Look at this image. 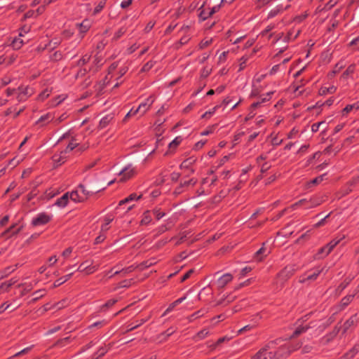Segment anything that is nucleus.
<instances>
[{
	"instance_id": "393cba45",
	"label": "nucleus",
	"mask_w": 359,
	"mask_h": 359,
	"mask_svg": "<svg viewBox=\"0 0 359 359\" xmlns=\"http://www.w3.org/2000/svg\"><path fill=\"white\" fill-rule=\"evenodd\" d=\"M355 323V318L354 316H351L347 320L344 322L342 325L343 333L346 332L351 327L354 326Z\"/></svg>"
},
{
	"instance_id": "338daca9",
	"label": "nucleus",
	"mask_w": 359,
	"mask_h": 359,
	"mask_svg": "<svg viewBox=\"0 0 359 359\" xmlns=\"http://www.w3.org/2000/svg\"><path fill=\"white\" fill-rule=\"evenodd\" d=\"M209 57L210 54L203 53L201 57L198 58V61L199 63L203 64L209 58Z\"/></svg>"
},
{
	"instance_id": "c03bdc74",
	"label": "nucleus",
	"mask_w": 359,
	"mask_h": 359,
	"mask_svg": "<svg viewBox=\"0 0 359 359\" xmlns=\"http://www.w3.org/2000/svg\"><path fill=\"white\" fill-rule=\"evenodd\" d=\"M195 161H196L195 158H194V157L189 158L184 160L182 163L181 167L187 168V167L189 166L190 165L193 164Z\"/></svg>"
},
{
	"instance_id": "c756f323",
	"label": "nucleus",
	"mask_w": 359,
	"mask_h": 359,
	"mask_svg": "<svg viewBox=\"0 0 359 359\" xmlns=\"http://www.w3.org/2000/svg\"><path fill=\"white\" fill-rule=\"evenodd\" d=\"M330 252H331L328 251V248H327V246L325 245L323 248H321L320 249H319V250L316 255V257L318 259L325 257L327 256Z\"/></svg>"
},
{
	"instance_id": "603ef678",
	"label": "nucleus",
	"mask_w": 359,
	"mask_h": 359,
	"mask_svg": "<svg viewBox=\"0 0 359 359\" xmlns=\"http://www.w3.org/2000/svg\"><path fill=\"white\" fill-rule=\"evenodd\" d=\"M90 60V56L88 55H85L82 57V58H81L79 62H78V65L79 66H83L85 64H86L87 62H88Z\"/></svg>"
},
{
	"instance_id": "1a4fd4ad",
	"label": "nucleus",
	"mask_w": 359,
	"mask_h": 359,
	"mask_svg": "<svg viewBox=\"0 0 359 359\" xmlns=\"http://www.w3.org/2000/svg\"><path fill=\"white\" fill-rule=\"evenodd\" d=\"M32 94V90L27 86L18 88L17 100L19 102H25Z\"/></svg>"
},
{
	"instance_id": "9d476101",
	"label": "nucleus",
	"mask_w": 359,
	"mask_h": 359,
	"mask_svg": "<svg viewBox=\"0 0 359 359\" xmlns=\"http://www.w3.org/2000/svg\"><path fill=\"white\" fill-rule=\"evenodd\" d=\"M67 153L63 150L58 154L53 156L52 159L55 166H59L64 163L67 159Z\"/></svg>"
},
{
	"instance_id": "f03ea898",
	"label": "nucleus",
	"mask_w": 359,
	"mask_h": 359,
	"mask_svg": "<svg viewBox=\"0 0 359 359\" xmlns=\"http://www.w3.org/2000/svg\"><path fill=\"white\" fill-rule=\"evenodd\" d=\"M297 271V267L294 264L286 266L277 274L274 284L277 287H282L284 283L290 278Z\"/></svg>"
},
{
	"instance_id": "8fccbe9b",
	"label": "nucleus",
	"mask_w": 359,
	"mask_h": 359,
	"mask_svg": "<svg viewBox=\"0 0 359 359\" xmlns=\"http://www.w3.org/2000/svg\"><path fill=\"white\" fill-rule=\"evenodd\" d=\"M67 118V115L64 113L62 115H60L57 118H54L53 123L55 125H58L63 121H65Z\"/></svg>"
},
{
	"instance_id": "f704fd0d",
	"label": "nucleus",
	"mask_w": 359,
	"mask_h": 359,
	"mask_svg": "<svg viewBox=\"0 0 359 359\" xmlns=\"http://www.w3.org/2000/svg\"><path fill=\"white\" fill-rule=\"evenodd\" d=\"M337 90V88L334 86H332L329 88L323 87L320 90L321 95H325L326 93H334Z\"/></svg>"
},
{
	"instance_id": "bf43d9fd",
	"label": "nucleus",
	"mask_w": 359,
	"mask_h": 359,
	"mask_svg": "<svg viewBox=\"0 0 359 359\" xmlns=\"http://www.w3.org/2000/svg\"><path fill=\"white\" fill-rule=\"evenodd\" d=\"M208 334V331L206 329L202 330L198 332L196 334V337L199 339H204Z\"/></svg>"
},
{
	"instance_id": "b1692460",
	"label": "nucleus",
	"mask_w": 359,
	"mask_h": 359,
	"mask_svg": "<svg viewBox=\"0 0 359 359\" xmlns=\"http://www.w3.org/2000/svg\"><path fill=\"white\" fill-rule=\"evenodd\" d=\"M344 238L345 236L342 235L332 239L329 243L326 245L327 248H328V251L332 252L335 246H337V245H338Z\"/></svg>"
},
{
	"instance_id": "49530a36",
	"label": "nucleus",
	"mask_w": 359,
	"mask_h": 359,
	"mask_svg": "<svg viewBox=\"0 0 359 359\" xmlns=\"http://www.w3.org/2000/svg\"><path fill=\"white\" fill-rule=\"evenodd\" d=\"M219 107L218 105L214 107L212 109H210V111H205L203 115H202V118H210L212 114H215L216 109Z\"/></svg>"
},
{
	"instance_id": "a19ab883",
	"label": "nucleus",
	"mask_w": 359,
	"mask_h": 359,
	"mask_svg": "<svg viewBox=\"0 0 359 359\" xmlns=\"http://www.w3.org/2000/svg\"><path fill=\"white\" fill-rule=\"evenodd\" d=\"M181 142L182 138L180 137H177L169 144V147L170 149L175 148L181 143Z\"/></svg>"
},
{
	"instance_id": "37998d69",
	"label": "nucleus",
	"mask_w": 359,
	"mask_h": 359,
	"mask_svg": "<svg viewBox=\"0 0 359 359\" xmlns=\"http://www.w3.org/2000/svg\"><path fill=\"white\" fill-rule=\"evenodd\" d=\"M62 57V55L60 51H55L50 55V59L53 61L60 60Z\"/></svg>"
},
{
	"instance_id": "052dcab7",
	"label": "nucleus",
	"mask_w": 359,
	"mask_h": 359,
	"mask_svg": "<svg viewBox=\"0 0 359 359\" xmlns=\"http://www.w3.org/2000/svg\"><path fill=\"white\" fill-rule=\"evenodd\" d=\"M324 176H325V175H320V176L314 178L313 180H312L310 182V184H318L320 183L323 180Z\"/></svg>"
},
{
	"instance_id": "0eeeda50",
	"label": "nucleus",
	"mask_w": 359,
	"mask_h": 359,
	"mask_svg": "<svg viewBox=\"0 0 359 359\" xmlns=\"http://www.w3.org/2000/svg\"><path fill=\"white\" fill-rule=\"evenodd\" d=\"M154 102V98L152 96L148 97L144 102L140 104L137 109H135L137 114H140V116L145 114L146 112L149 110Z\"/></svg>"
},
{
	"instance_id": "e433bc0d",
	"label": "nucleus",
	"mask_w": 359,
	"mask_h": 359,
	"mask_svg": "<svg viewBox=\"0 0 359 359\" xmlns=\"http://www.w3.org/2000/svg\"><path fill=\"white\" fill-rule=\"evenodd\" d=\"M212 72V68L208 66L204 67L201 72V77L206 78L208 77Z\"/></svg>"
},
{
	"instance_id": "2f4dec72",
	"label": "nucleus",
	"mask_w": 359,
	"mask_h": 359,
	"mask_svg": "<svg viewBox=\"0 0 359 359\" xmlns=\"http://www.w3.org/2000/svg\"><path fill=\"white\" fill-rule=\"evenodd\" d=\"M355 70V65L352 64L349 65L346 71L343 73L342 76L345 79L348 78L350 75H352Z\"/></svg>"
},
{
	"instance_id": "3c124183",
	"label": "nucleus",
	"mask_w": 359,
	"mask_h": 359,
	"mask_svg": "<svg viewBox=\"0 0 359 359\" xmlns=\"http://www.w3.org/2000/svg\"><path fill=\"white\" fill-rule=\"evenodd\" d=\"M330 213L325 216L323 219H321L318 222L316 223L313 225V228H318L321 226L325 225L326 219L330 217Z\"/></svg>"
},
{
	"instance_id": "5701e85b",
	"label": "nucleus",
	"mask_w": 359,
	"mask_h": 359,
	"mask_svg": "<svg viewBox=\"0 0 359 359\" xmlns=\"http://www.w3.org/2000/svg\"><path fill=\"white\" fill-rule=\"evenodd\" d=\"M80 37L82 39L84 34L88 31L90 28V23L88 20H83L81 23L78 25Z\"/></svg>"
},
{
	"instance_id": "864d4df0",
	"label": "nucleus",
	"mask_w": 359,
	"mask_h": 359,
	"mask_svg": "<svg viewBox=\"0 0 359 359\" xmlns=\"http://www.w3.org/2000/svg\"><path fill=\"white\" fill-rule=\"evenodd\" d=\"M67 96L65 95H60L58 97H57L54 101V103H53V105L57 106L60 104L62 102H63L66 99Z\"/></svg>"
},
{
	"instance_id": "39448f33",
	"label": "nucleus",
	"mask_w": 359,
	"mask_h": 359,
	"mask_svg": "<svg viewBox=\"0 0 359 359\" xmlns=\"http://www.w3.org/2000/svg\"><path fill=\"white\" fill-rule=\"evenodd\" d=\"M53 215L46 212H40L37 214L32 220V225L34 226H40L48 224L51 221Z\"/></svg>"
},
{
	"instance_id": "c9c22d12",
	"label": "nucleus",
	"mask_w": 359,
	"mask_h": 359,
	"mask_svg": "<svg viewBox=\"0 0 359 359\" xmlns=\"http://www.w3.org/2000/svg\"><path fill=\"white\" fill-rule=\"evenodd\" d=\"M212 42V39H203L198 44V49L202 50L209 46Z\"/></svg>"
},
{
	"instance_id": "13d9d810",
	"label": "nucleus",
	"mask_w": 359,
	"mask_h": 359,
	"mask_svg": "<svg viewBox=\"0 0 359 359\" xmlns=\"http://www.w3.org/2000/svg\"><path fill=\"white\" fill-rule=\"evenodd\" d=\"M241 62H240V65H239V69L238 71H242L244 69V68L245 67V65H246V62L248 61V57L243 56L241 58Z\"/></svg>"
},
{
	"instance_id": "20e7f679",
	"label": "nucleus",
	"mask_w": 359,
	"mask_h": 359,
	"mask_svg": "<svg viewBox=\"0 0 359 359\" xmlns=\"http://www.w3.org/2000/svg\"><path fill=\"white\" fill-rule=\"evenodd\" d=\"M307 320V316H305L303 318L299 319L296 324L297 327L295 328L292 337H298L302 333L306 332L309 328L313 327L314 325H311V323H305Z\"/></svg>"
},
{
	"instance_id": "58836bf2",
	"label": "nucleus",
	"mask_w": 359,
	"mask_h": 359,
	"mask_svg": "<svg viewBox=\"0 0 359 359\" xmlns=\"http://www.w3.org/2000/svg\"><path fill=\"white\" fill-rule=\"evenodd\" d=\"M356 294H349V295H347L345 297H344L342 299H341V304L344 305V306H347L349 304V303L353 299L355 295Z\"/></svg>"
},
{
	"instance_id": "4c0bfd02",
	"label": "nucleus",
	"mask_w": 359,
	"mask_h": 359,
	"mask_svg": "<svg viewBox=\"0 0 359 359\" xmlns=\"http://www.w3.org/2000/svg\"><path fill=\"white\" fill-rule=\"evenodd\" d=\"M45 290H39L33 293L34 295H36L34 298L32 299V302H35L39 300L40 298L43 297L45 295Z\"/></svg>"
},
{
	"instance_id": "f8f14e48",
	"label": "nucleus",
	"mask_w": 359,
	"mask_h": 359,
	"mask_svg": "<svg viewBox=\"0 0 359 359\" xmlns=\"http://www.w3.org/2000/svg\"><path fill=\"white\" fill-rule=\"evenodd\" d=\"M69 198L70 200L74 203H82L86 201V196L81 195L80 191H79L78 187H76L75 190L69 192Z\"/></svg>"
},
{
	"instance_id": "423d86ee",
	"label": "nucleus",
	"mask_w": 359,
	"mask_h": 359,
	"mask_svg": "<svg viewBox=\"0 0 359 359\" xmlns=\"http://www.w3.org/2000/svg\"><path fill=\"white\" fill-rule=\"evenodd\" d=\"M137 174L136 168L133 166L132 164H129L124 167L118 173L121 176L119 180L120 182H126L132 177H133Z\"/></svg>"
},
{
	"instance_id": "a211bd4d",
	"label": "nucleus",
	"mask_w": 359,
	"mask_h": 359,
	"mask_svg": "<svg viewBox=\"0 0 359 359\" xmlns=\"http://www.w3.org/2000/svg\"><path fill=\"white\" fill-rule=\"evenodd\" d=\"M113 118L114 116L112 114H107L104 116L100 121L98 128L100 130L105 128L110 123Z\"/></svg>"
},
{
	"instance_id": "774afa93",
	"label": "nucleus",
	"mask_w": 359,
	"mask_h": 359,
	"mask_svg": "<svg viewBox=\"0 0 359 359\" xmlns=\"http://www.w3.org/2000/svg\"><path fill=\"white\" fill-rule=\"evenodd\" d=\"M18 93V88H8L6 90V94L8 97L9 96H11L14 94H17Z\"/></svg>"
},
{
	"instance_id": "09e8293b",
	"label": "nucleus",
	"mask_w": 359,
	"mask_h": 359,
	"mask_svg": "<svg viewBox=\"0 0 359 359\" xmlns=\"http://www.w3.org/2000/svg\"><path fill=\"white\" fill-rule=\"evenodd\" d=\"M355 50H359V36L353 39L349 43Z\"/></svg>"
},
{
	"instance_id": "2eb2a0df",
	"label": "nucleus",
	"mask_w": 359,
	"mask_h": 359,
	"mask_svg": "<svg viewBox=\"0 0 359 359\" xmlns=\"http://www.w3.org/2000/svg\"><path fill=\"white\" fill-rule=\"evenodd\" d=\"M69 200V192H66L56 200L55 205L63 208L67 206Z\"/></svg>"
},
{
	"instance_id": "ddd939ff",
	"label": "nucleus",
	"mask_w": 359,
	"mask_h": 359,
	"mask_svg": "<svg viewBox=\"0 0 359 359\" xmlns=\"http://www.w3.org/2000/svg\"><path fill=\"white\" fill-rule=\"evenodd\" d=\"M321 273V270L316 269L313 271V273L308 275H304L299 278V282L302 283H304L306 281H313L317 278L319 274Z\"/></svg>"
},
{
	"instance_id": "9b49d317",
	"label": "nucleus",
	"mask_w": 359,
	"mask_h": 359,
	"mask_svg": "<svg viewBox=\"0 0 359 359\" xmlns=\"http://www.w3.org/2000/svg\"><path fill=\"white\" fill-rule=\"evenodd\" d=\"M54 121V114L53 113L48 112L43 116H41L36 121V125H39L41 127L46 126L50 122H53Z\"/></svg>"
},
{
	"instance_id": "6ab92c4d",
	"label": "nucleus",
	"mask_w": 359,
	"mask_h": 359,
	"mask_svg": "<svg viewBox=\"0 0 359 359\" xmlns=\"http://www.w3.org/2000/svg\"><path fill=\"white\" fill-rule=\"evenodd\" d=\"M198 18L201 20H205L208 18L211 17V14L209 13L208 7L205 5H202L198 9Z\"/></svg>"
},
{
	"instance_id": "4468645a",
	"label": "nucleus",
	"mask_w": 359,
	"mask_h": 359,
	"mask_svg": "<svg viewBox=\"0 0 359 359\" xmlns=\"http://www.w3.org/2000/svg\"><path fill=\"white\" fill-rule=\"evenodd\" d=\"M233 280V276L231 273H225L219 277L217 281L219 287H224Z\"/></svg>"
},
{
	"instance_id": "6e6552de",
	"label": "nucleus",
	"mask_w": 359,
	"mask_h": 359,
	"mask_svg": "<svg viewBox=\"0 0 359 359\" xmlns=\"http://www.w3.org/2000/svg\"><path fill=\"white\" fill-rule=\"evenodd\" d=\"M99 268V265H93L92 262L88 261L82 262L77 269V271L83 272L86 275H90L95 272Z\"/></svg>"
},
{
	"instance_id": "dca6fc26",
	"label": "nucleus",
	"mask_w": 359,
	"mask_h": 359,
	"mask_svg": "<svg viewBox=\"0 0 359 359\" xmlns=\"http://www.w3.org/2000/svg\"><path fill=\"white\" fill-rule=\"evenodd\" d=\"M359 110V101L351 104H347L342 110V116H347L351 112H355Z\"/></svg>"
},
{
	"instance_id": "473e14b6",
	"label": "nucleus",
	"mask_w": 359,
	"mask_h": 359,
	"mask_svg": "<svg viewBox=\"0 0 359 359\" xmlns=\"http://www.w3.org/2000/svg\"><path fill=\"white\" fill-rule=\"evenodd\" d=\"M109 349V347H107V346L100 347L97 352L95 353L97 355L96 357H93L92 359H98L100 357L103 356Z\"/></svg>"
},
{
	"instance_id": "f3484780",
	"label": "nucleus",
	"mask_w": 359,
	"mask_h": 359,
	"mask_svg": "<svg viewBox=\"0 0 359 359\" xmlns=\"http://www.w3.org/2000/svg\"><path fill=\"white\" fill-rule=\"evenodd\" d=\"M288 6H289L284 8L282 5H278L277 6H276L269 11V13H268L267 18L269 19L276 17V15L282 13L284 10L287 9Z\"/></svg>"
},
{
	"instance_id": "4d7b16f0",
	"label": "nucleus",
	"mask_w": 359,
	"mask_h": 359,
	"mask_svg": "<svg viewBox=\"0 0 359 359\" xmlns=\"http://www.w3.org/2000/svg\"><path fill=\"white\" fill-rule=\"evenodd\" d=\"M325 123V121H320V122H318V123H313L312 126H311V131L313 133H316L319 130V128L321 125L324 124Z\"/></svg>"
},
{
	"instance_id": "cd10ccee",
	"label": "nucleus",
	"mask_w": 359,
	"mask_h": 359,
	"mask_svg": "<svg viewBox=\"0 0 359 359\" xmlns=\"http://www.w3.org/2000/svg\"><path fill=\"white\" fill-rule=\"evenodd\" d=\"M197 182V180L191 178L189 180H185L181 182L180 184L184 188L185 190L188 189L190 187H194Z\"/></svg>"
},
{
	"instance_id": "ea45409f",
	"label": "nucleus",
	"mask_w": 359,
	"mask_h": 359,
	"mask_svg": "<svg viewBox=\"0 0 359 359\" xmlns=\"http://www.w3.org/2000/svg\"><path fill=\"white\" fill-rule=\"evenodd\" d=\"M204 314V312L202 310H200V311H198L195 313H194L192 315H191L189 317V320L190 322L193 321L194 319H196L198 318H200L201 316H203Z\"/></svg>"
},
{
	"instance_id": "0e129e2a",
	"label": "nucleus",
	"mask_w": 359,
	"mask_h": 359,
	"mask_svg": "<svg viewBox=\"0 0 359 359\" xmlns=\"http://www.w3.org/2000/svg\"><path fill=\"white\" fill-rule=\"evenodd\" d=\"M219 8H220V6L219 5L214 6L212 8L208 7V12H209V13L211 14V15H212L214 13L218 12Z\"/></svg>"
},
{
	"instance_id": "de8ad7c7",
	"label": "nucleus",
	"mask_w": 359,
	"mask_h": 359,
	"mask_svg": "<svg viewBox=\"0 0 359 359\" xmlns=\"http://www.w3.org/2000/svg\"><path fill=\"white\" fill-rule=\"evenodd\" d=\"M117 302V299H111L108 300L102 306V310H104V308H109L111 307L113 305H114Z\"/></svg>"
},
{
	"instance_id": "6e6d98bb",
	"label": "nucleus",
	"mask_w": 359,
	"mask_h": 359,
	"mask_svg": "<svg viewBox=\"0 0 359 359\" xmlns=\"http://www.w3.org/2000/svg\"><path fill=\"white\" fill-rule=\"evenodd\" d=\"M12 81V79L8 76H4L0 79V84L1 86H5L9 84Z\"/></svg>"
},
{
	"instance_id": "7ed1b4c3",
	"label": "nucleus",
	"mask_w": 359,
	"mask_h": 359,
	"mask_svg": "<svg viewBox=\"0 0 359 359\" xmlns=\"http://www.w3.org/2000/svg\"><path fill=\"white\" fill-rule=\"evenodd\" d=\"M323 202V199L320 197H312L309 200L304 198L294 203L291 208L296 209L298 206H304L306 209H309L320 205Z\"/></svg>"
},
{
	"instance_id": "c85d7f7f",
	"label": "nucleus",
	"mask_w": 359,
	"mask_h": 359,
	"mask_svg": "<svg viewBox=\"0 0 359 359\" xmlns=\"http://www.w3.org/2000/svg\"><path fill=\"white\" fill-rule=\"evenodd\" d=\"M156 263V259L151 258L148 260H146V261L142 262L139 266L141 269H144L148 268V267L155 264Z\"/></svg>"
},
{
	"instance_id": "72a5a7b5",
	"label": "nucleus",
	"mask_w": 359,
	"mask_h": 359,
	"mask_svg": "<svg viewBox=\"0 0 359 359\" xmlns=\"http://www.w3.org/2000/svg\"><path fill=\"white\" fill-rule=\"evenodd\" d=\"M78 146L79 143L76 142L74 139H72L65 148V151L68 154L70 151H72L74 149L76 148Z\"/></svg>"
},
{
	"instance_id": "680f3d73",
	"label": "nucleus",
	"mask_w": 359,
	"mask_h": 359,
	"mask_svg": "<svg viewBox=\"0 0 359 359\" xmlns=\"http://www.w3.org/2000/svg\"><path fill=\"white\" fill-rule=\"evenodd\" d=\"M124 33H125V31L123 29H118L116 32H115L113 39L114 40L118 39L120 37H121L124 34Z\"/></svg>"
},
{
	"instance_id": "7c9ffc66",
	"label": "nucleus",
	"mask_w": 359,
	"mask_h": 359,
	"mask_svg": "<svg viewBox=\"0 0 359 359\" xmlns=\"http://www.w3.org/2000/svg\"><path fill=\"white\" fill-rule=\"evenodd\" d=\"M79 191H80L81 195H83L86 196V200L93 195L94 192L88 191L86 187L83 184H79L78 187Z\"/></svg>"
},
{
	"instance_id": "412c9836",
	"label": "nucleus",
	"mask_w": 359,
	"mask_h": 359,
	"mask_svg": "<svg viewBox=\"0 0 359 359\" xmlns=\"http://www.w3.org/2000/svg\"><path fill=\"white\" fill-rule=\"evenodd\" d=\"M142 194L137 195L135 193H133V194H130L126 198L120 201L119 203H118V205H122L123 204H126V203H129V202L133 201H138L140 198H142Z\"/></svg>"
},
{
	"instance_id": "79ce46f5",
	"label": "nucleus",
	"mask_w": 359,
	"mask_h": 359,
	"mask_svg": "<svg viewBox=\"0 0 359 359\" xmlns=\"http://www.w3.org/2000/svg\"><path fill=\"white\" fill-rule=\"evenodd\" d=\"M155 65V62L150 60L147 62L142 68V72H148Z\"/></svg>"
},
{
	"instance_id": "aec40b11",
	"label": "nucleus",
	"mask_w": 359,
	"mask_h": 359,
	"mask_svg": "<svg viewBox=\"0 0 359 359\" xmlns=\"http://www.w3.org/2000/svg\"><path fill=\"white\" fill-rule=\"evenodd\" d=\"M359 182V175L357 177H353L346 184L344 194H348L353 191V187Z\"/></svg>"
},
{
	"instance_id": "69168bd1",
	"label": "nucleus",
	"mask_w": 359,
	"mask_h": 359,
	"mask_svg": "<svg viewBox=\"0 0 359 359\" xmlns=\"http://www.w3.org/2000/svg\"><path fill=\"white\" fill-rule=\"evenodd\" d=\"M283 142V140H280L278 138V136L276 135L274 136L272 140H271V144L273 145V146H278L280 145V144H282Z\"/></svg>"
},
{
	"instance_id": "a878e982",
	"label": "nucleus",
	"mask_w": 359,
	"mask_h": 359,
	"mask_svg": "<svg viewBox=\"0 0 359 359\" xmlns=\"http://www.w3.org/2000/svg\"><path fill=\"white\" fill-rule=\"evenodd\" d=\"M359 351V345L356 344L344 354L345 359H352Z\"/></svg>"
},
{
	"instance_id": "5fc2aeb1",
	"label": "nucleus",
	"mask_w": 359,
	"mask_h": 359,
	"mask_svg": "<svg viewBox=\"0 0 359 359\" xmlns=\"http://www.w3.org/2000/svg\"><path fill=\"white\" fill-rule=\"evenodd\" d=\"M153 214L155 215L158 220L161 219L165 215V212H161L160 209H154L153 210Z\"/></svg>"
},
{
	"instance_id": "e2e57ef3",
	"label": "nucleus",
	"mask_w": 359,
	"mask_h": 359,
	"mask_svg": "<svg viewBox=\"0 0 359 359\" xmlns=\"http://www.w3.org/2000/svg\"><path fill=\"white\" fill-rule=\"evenodd\" d=\"M66 300H62L53 305V307L56 309H61L66 306Z\"/></svg>"
},
{
	"instance_id": "a18cd8bd",
	"label": "nucleus",
	"mask_w": 359,
	"mask_h": 359,
	"mask_svg": "<svg viewBox=\"0 0 359 359\" xmlns=\"http://www.w3.org/2000/svg\"><path fill=\"white\" fill-rule=\"evenodd\" d=\"M69 342V337H65L61 340H59L56 344H55V346L59 347V348H62L63 346H65L66 344H67Z\"/></svg>"
},
{
	"instance_id": "f257e3e1",
	"label": "nucleus",
	"mask_w": 359,
	"mask_h": 359,
	"mask_svg": "<svg viewBox=\"0 0 359 359\" xmlns=\"http://www.w3.org/2000/svg\"><path fill=\"white\" fill-rule=\"evenodd\" d=\"M300 347L297 344L294 346L290 344H285L280 347L277 352L269 351V346L267 345L259 350L252 359H278L280 357H286L291 352L298 349Z\"/></svg>"
},
{
	"instance_id": "4be33fe9",
	"label": "nucleus",
	"mask_w": 359,
	"mask_h": 359,
	"mask_svg": "<svg viewBox=\"0 0 359 359\" xmlns=\"http://www.w3.org/2000/svg\"><path fill=\"white\" fill-rule=\"evenodd\" d=\"M22 36H23V34L22 32H20L18 37H15L12 41L11 46L14 49L18 50V49L21 48V47L23 46L24 41L21 39V37H22Z\"/></svg>"
},
{
	"instance_id": "bb28decb",
	"label": "nucleus",
	"mask_w": 359,
	"mask_h": 359,
	"mask_svg": "<svg viewBox=\"0 0 359 359\" xmlns=\"http://www.w3.org/2000/svg\"><path fill=\"white\" fill-rule=\"evenodd\" d=\"M151 216L150 211L147 210L143 213L141 224L147 225L151 222Z\"/></svg>"
}]
</instances>
